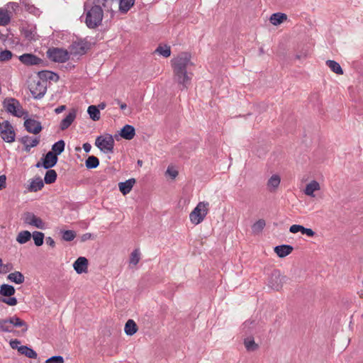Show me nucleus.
I'll list each match as a JSON object with an SVG mask.
<instances>
[{"label":"nucleus","mask_w":363,"mask_h":363,"mask_svg":"<svg viewBox=\"0 0 363 363\" xmlns=\"http://www.w3.org/2000/svg\"><path fill=\"white\" fill-rule=\"evenodd\" d=\"M23 223L26 225L34 226L38 229L45 230V223L32 212H26L22 216Z\"/></svg>","instance_id":"8"},{"label":"nucleus","mask_w":363,"mask_h":363,"mask_svg":"<svg viewBox=\"0 0 363 363\" xmlns=\"http://www.w3.org/2000/svg\"><path fill=\"white\" fill-rule=\"evenodd\" d=\"M43 186V179L40 177H37L30 182L28 189L30 191L36 192L42 189Z\"/></svg>","instance_id":"29"},{"label":"nucleus","mask_w":363,"mask_h":363,"mask_svg":"<svg viewBox=\"0 0 363 363\" xmlns=\"http://www.w3.org/2000/svg\"><path fill=\"white\" fill-rule=\"evenodd\" d=\"M26 37L29 40H34L35 39V35L31 31H26Z\"/></svg>","instance_id":"60"},{"label":"nucleus","mask_w":363,"mask_h":363,"mask_svg":"<svg viewBox=\"0 0 363 363\" xmlns=\"http://www.w3.org/2000/svg\"><path fill=\"white\" fill-rule=\"evenodd\" d=\"M286 279V277L283 276L279 270H274L268 281V286L273 290L279 291Z\"/></svg>","instance_id":"10"},{"label":"nucleus","mask_w":363,"mask_h":363,"mask_svg":"<svg viewBox=\"0 0 363 363\" xmlns=\"http://www.w3.org/2000/svg\"><path fill=\"white\" fill-rule=\"evenodd\" d=\"M103 16L101 7L94 6L86 13L85 23L89 28H95L101 24Z\"/></svg>","instance_id":"3"},{"label":"nucleus","mask_w":363,"mask_h":363,"mask_svg":"<svg viewBox=\"0 0 363 363\" xmlns=\"http://www.w3.org/2000/svg\"><path fill=\"white\" fill-rule=\"evenodd\" d=\"M91 237V233H85L82 236V241H86L89 239H90Z\"/></svg>","instance_id":"61"},{"label":"nucleus","mask_w":363,"mask_h":363,"mask_svg":"<svg viewBox=\"0 0 363 363\" xmlns=\"http://www.w3.org/2000/svg\"><path fill=\"white\" fill-rule=\"evenodd\" d=\"M88 43L84 40L74 42L71 45L72 52L74 55H83L88 50Z\"/></svg>","instance_id":"17"},{"label":"nucleus","mask_w":363,"mask_h":363,"mask_svg":"<svg viewBox=\"0 0 363 363\" xmlns=\"http://www.w3.org/2000/svg\"><path fill=\"white\" fill-rule=\"evenodd\" d=\"M21 328V332L25 333L28 328L27 323L17 317L13 315L9 318L0 319V331L4 333H16L13 328Z\"/></svg>","instance_id":"2"},{"label":"nucleus","mask_w":363,"mask_h":363,"mask_svg":"<svg viewBox=\"0 0 363 363\" xmlns=\"http://www.w3.org/2000/svg\"><path fill=\"white\" fill-rule=\"evenodd\" d=\"M293 250V247L289 245H281L274 247V252L279 257L281 258L285 257L291 254Z\"/></svg>","instance_id":"20"},{"label":"nucleus","mask_w":363,"mask_h":363,"mask_svg":"<svg viewBox=\"0 0 363 363\" xmlns=\"http://www.w3.org/2000/svg\"><path fill=\"white\" fill-rule=\"evenodd\" d=\"M244 345L247 351L253 352L258 349V345L255 342L252 337H248L244 340Z\"/></svg>","instance_id":"33"},{"label":"nucleus","mask_w":363,"mask_h":363,"mask_svg":"<svg viewBox=\"0 0 363 363\" xmlns=\"http://www.w3.org/2000/svg\"><path fill=\"white\" fill-rule=\"evenodd\" d=\"M106 103H104V102H101V103H100V104L97 106V107L99 108V111H100V110H104V109L106 108Z\"/></svg>","instance_id":"63"},{"label":"nucleus","mask_w":363,"mask_h":363,"mask_svg":"<svg viewBox=\"0 0 363 363\" xmlns=\"http://www.w3.org/2000/svg\"><path fill=\"white\" fill-rule=\"evenodd\" d=\"M57 173L54 169H49L46 172L44 181L47 184H50L54 183L57 179Z\"/></svg>","instance_id":"36"},{"label":"nucleus","mask_w":363,"mask_h":363,"mask_svg":"<svg viewBox=\"0 0 363 363\" xmlns=\"http://www.w3.org/2000/svg\"><path fill=\"white\" fill-rule=\"evenodd\" d=\"M208 202H199L189 214L190 221L194 225H199L204 220L208 213Z\"/></svg>","instance_id":"4"},{"label":"nucleus","mask_w":363,"mask_h":363,"mask_svg":"<svg viewBox=\"0 0 363 363\" xmlns=\"http://www.w3.org/2000/svg\"><path fill=\"white\" fill-rule=\"evenodd\" d=\"M134 3L135 0H120L119 10L122 13H126L134 5Z\"/></svg>","instance_id":"34"},{"label":"nucleus","mask_w":363,"mask_h":363,"mask_svg":"<svg viewBox=\"0 0 363 363\" xmlns=\"http://www.w3.org/2000/svg\"><path fill=\"white\" fill-rule=\"evenodd\" d=\"M18 351L21 354H24L28 358L36 359L38 357L35 351L26 345L20 346L19 348H18Z\"/></svg>","instance_id":"26"},{"label":"nucleus","mask_w":363,"mask_h":363,"mask_svg":"<svg viewBox=\"0 0 363 363\" xmlns=\"http://www.w3.org/2000/svg\"><path fill=\"white\" fill-rule=\"evenodd\" d=\"M135 183V179L132 178L123 182L118 184L119 190L123 195H126L131 191L133 185Z\"/></svg>","instance_id":"22"},{"label":"nucleus","mask_w":363,"mask_h":363,"mask_svg":"<svg viewBox=\"0 0 363 363\" xmlns=\"http://www.w3.org/2000/svg\"><path fill=\"white\" fill-rule=\"evenodd\" d=\"M73 267L77 274L87 272L88 260L84 257H79L73 264Z\"/></svg>","instance_id":"15"},{"label":"nucleus","mask_w":363,"mask_h":363,"mask_svg":"<svg viewBox=\"0 0 363 363\" xmlns=\"http://www.w3.org/2000/svg\"><path fill=\"white\" fill-rule=\"evenodd\" d=\"M46 243L52 247H55V245L54 240L51 237L46 238Z\"/></svg>","instance_id":"57"},{"label":"nucleus","mask_w":363,"mask_h":363,"mask_svg":"<svg viewBox=\"0 0 363 363\" xmlns=\"http://www.w3.org/2000/svg\"><path fill=\"white\" fill-rule=\"evenodd\" d=\"M0 301L11 306H16L17 304V299L15 297L9 296L8 298H0Z\"/></svg>","instance_id":"48"},{"label":"nucleus","mask_w":363,"mask_h":363,"mask_svg":"<svg viewBox=\"0 0 363 363\" xmlns=\"http://www.w3.org/2000/svg\"><path fill=\"white\" fill-rule=\"evenodd\" d=\"M48 57L55 62H65L69 58V52L60 48H50L47 51Z\"/></svg>","instance_id":"11"},{"label":"nucleus","mask_w":363,"mask_h":363,"mask_svg":"<svg viewBox=\"0 0 363 363\" xmlns=\"http://www.w3.org/2000/svg\"><path fill=\"white\" fill-rule=\"evenodd\" d=\"M4 107L8 113L18 118L27 115L18 100L13 98L6 99L4 101Z\"/></svg>","instance_id":"6"},{"label":"nucleus","mask_w":363,"mask_h":363,"mask_svg":"<svg viewBox=\"0 0 363 363\" xmlns=\"http://www.w3.org/2000/svg\"><path fill=\"white\" fill-rule=\"evenodd\" d=\"M120 135L125 140H132L135 135V128L131 125H125L121 130Z\"/></svg>","instance_id":"19"},{"label":"nucleus","mask_w":363,"mask_h":363,"mask_svg":"<svg viewBox=\"0 0 363 363\" xmlns=\"http://www.w3.org/2000/svg\"><path fill=\"white\" fill-rule=\"evenodd\" d=\"M24 127L26 130L30 133L38 134L42 130V125L40 121L32 119L26 118L24 121Z\"/></svg>","instance_id":"13"},{"label":"nucleus","mask_w":363,"mask_h":363,"mask_svg":"<svg viewBox=\"0 0 363 363\" xmlns=\"http://www.w3.org/2000/svg\"><path fill=\"white\" fill-rule=\"evenodd\" d=\"M301 227H302V225H297V224L292 225L289 228V231L291 233H296L301 232V230L302 229Z\"/></svg>","instance_id":"51"},{"label":"nucleus","mask_w":363,"mask_h":363,"mask_svg":"<svg viewBox=\"0 0 363 363\" xmlns=\"http://www.w3.org/2000/svg\"><path fill=\"white\" fill-rule=\"evenodd\" d=\"M31 236L32 234L29 231L22 230L18 234L16 241L20 244H25L30 240Z\"/></svg>","instance_id":"31"},{"label":"nucleus","mask_w":363,"mask_h":363,"mask_svg":"<svg viewBox=\"0 0 363 363\" xmlns=\"http://www.w3.org/2000/svg\"><path fill=\"white\" fill-rule=\"evenodd\" d=\"M31 237H33L36 246L39 247L43 244L44 233L42 232L34 231Z\"/></svg>","instance_id":"41"},{"label":"nucleus","mask_w":363,"mask_h":363,"mask_svg":"<svg viewBox=\"0 0 363 363\" xmlns=\"http://www.w3.org/2000/svg\"><path fill=\"white\" fill-rule=\"evenodd\" d=\"M326 65L330 67V69L337 74H342L343 70L340 67V64L334 60H328L326 61Z\"/></svg>","instance_id":"35"},{"label":"nucleus","mask_w":363,"mask_h":363,"mask_svg":"<svg viewBox=\"0 0 363 363\" xmlns=\"http://www.w3.org/2000/svg\"><path fill=\"white\" fill-rule=\"evenodd\" d=\"M36 167L39 168L40 167H43V162H38L37 164H36Z\"/></svg>","instance_id":"64"},{"label":"nucleus","mask_w":363,"mask_h":363,"mask_svg":"<svg viewBox=\"0 0 363 363\" xmlns=\"http://www.w3.org/2000/svg\"><path fill=\"white\" fill-rule=\"evenodd\" d=\"M76 234L74 231L67 230L63 232L62 238L66 241H72L74 239Z\"/></svg>","instance_id":"46"},{"label":"nucleus","mask_w":363,"mask_h":363,"mask_svg":"<svg viewBox=\"0 0 363 363\" xmlns=\"http://www.w3.org/2000/svg\"><path fill=\"white\" fill-rule=\"evenodd\" d=\"M83 149L85 151V152L88 153L90 152L91 149V145L88 143H84Z\"/></svg>","instance_id":"58"},{"label":"nucleus","mask_w":363,"mask_h":363,"mask_svg":"<svg viewBox=\"0 0 363 363\" xmlns=\"http://www.w3.org/2000/svg\"><path fill=\"white\" fill-rule=\"evenodd\" d=\"M12 269V265L11 264H3V267L1 268V271L3 273H6L7 272H9Z\"/></svg>","instance_id":"54"},{"label":"nucleus","mask_w":363,"mask_h":363,"mask_svg":"<svg viewBox=\"0 0 363 363\" xmlns=\"http://www.w3.org/2000/svg\"><path fill=\"white\" fill-rule=\"evenodd\" d=\"M65 108H66V106L65 105H62V106H60L57 108H56L55 110V112L58 114V113H62L63 111H65Z\"/></svg>","instance_id":"59"},{"label":"nucleus","mask_w":363,"mask_h":363,"mask_svg":"<svg viewBox=\"0 0 363 363\" xmlns=\"http://www.w3.org/2000/svg\"><path fill=\"white\" fill-rule=\"evenodd\" d=\"M11 21V16L7 10L0 9V26H6Z\"/></svg>","instance_id":"40"},{"label":"nucleus","mask_w":363,"mask_h":363,"mask_svg":"<svg viewBox=\"0 0 363 363\" xmlns=\"http://www.w3.org/2000/svg\"><path fill=\"white\" fill-rule=\"evenodd\" d=\"M174 80L181 86V89H186L191 84L192 73L189 68L194 65L191 55L189 52H181L171 60Z\"/></svg>","instance_id":"1"},{"label":"nucleus","mask_w":363,"mask_h":363,"mask_svg":"<svg viewBox=\"0 0 363 363\" xmlns=\"http://www.w3.org/2000/svg\"><path fill=\"white\" fill-rule=\"evenodd\" d=\"M114 140L111 135H99L96 138L95 145L104 153H113Z\"/></svg>","instance_id":"5"},{"label":"nucleus","mask_w":363,"mask_h":363,"mask_svg":"<svg viewBox=\"0 0 363 363\" xmlns=\"http://www.w3.org/2000/svg\"><path fill=\"white\" fill-rule=\"evenodd\" d=\"M0 135L6 143H11L15 141L16 133L9 121H4L0 123Z\"/></svg>","instance_id":"7"},{"label":"nucleus","mask_w":363,"mask_h":363,"mask_svg":"<svg viewBox=\"0 0 363 363\" xmlns=\"http://www.w3.org/2000/svg\"><path fill=\"white\" fill-rule=\"evenodd\" d=\"M43 160V167L48 169L50 168L53 167L56 165L58 158L56 156L55 154H54L53 152H48L44 157V158L42 159Z\"/></svg>","instance_id":"14"},{"label":"nucleus","mask_w":363,"mask_h":363,"mask_svg":"<svg viewBox=\"0 0 363 363\" xmlns=\"http://www.w3.org/2000/svg\"><path fill=\"white\" fill-rule=\"evenodd\" d=\"M140 259V252L138 249L134 250L130 256V264L136 265Z\"/></svg>","instance_id":"43"},{"label":"nucleus","mask_w":363,"mask_h":363,"mask_svg":"<svg viewBox=\"0 0 363 363\" xmlns=\"http://www.w3.org/2000/svg\"><path fill=\"white\" fill-rule=\"evenodd\" d=\"M266 225L265 220L264 219H259L255 222L252 226V230L254 234L260 233Z\"/></svg>","instance_id":"39"},{"label":"nucleus","mask_w":363,"mask_h":363,"mask_svg":"<svg viewBox=\"0 0 363 363\" xmlns=\"http://www.w3.org/2000/svg\"><path fill=\"white\" fill-rule=\"evenodd\" d=\"M281 178L278 174H273L267 181V186L269 191H274L279 186Z\"/></svg>","instance_id":"23"},{"label":"nucleus","mask_w":363,"mask_h":363,"mask_svg":"<svg viewBox=\"0 0 363 363\" xmlns=\"http://www.w3.org/2000/svg\"><path fill=\"white\" fill-rule=\"evenodd\" d=\"M116 103L120 106L121 109L124 110L126 108L127 105L125 103L121 102L120 100H116Z\"/></svg>","instance_id":"62"},{"label":"nucleus","mask_w":363,"mask_h":363,"mask_svg":"<svg viewBox=\"0 0 363 363\" xmlns=\"http://www.w3.org/2000/svg\"><path fill=\"white\" fill-rule=\"evenodd\" d=\"M286 19L287 16L285 13H275L271 16L269 21L271 23L273 24L274 26H278Z\"/></svg>","instance_id":"28"},{"label":"nucleus","mask_w":363,"mask_h":363,"mask_svg":"<svg viewBox=\"0 0 363 363\" xmlns=\"http://www.w3.org/2000/svg\"><path fill=\"white\" fill-rule=\"evenodd\" d=\"M65 146V141L60 140L52 145L51 152H53L57 157V155H60L64 151Z\"/></svg>","instance_id":"37"},{"label":"nucleus","mask_w":363,"mask_h":363,"mask_svg":"<svg viewBox=\"0 0 363 363\" xmlns=\"http://www.w3.org/2000/svg\"><path fill=\"white\" fill-rule=\"evenodd\" d=\"M77 116L76 110L72 109L64 119L62 120L60 128L61 130L67 129L74 122Z\"/></svg>","instance_id":"18"},{"label":"nucleus","mask_w":363,"mask_h":363,"mask_svg":"<svg viewBox=\"0 0 363 363\" xmlns=\"http://www.w3.org/2000/svg\"><path fill=\"white\" fill-rule=\"evenodd\" d=\"M12 57V52L10 50H5L0 51V62H6Z\"/></svg>","instance_id":"45"},{"label":"nucleus","mask_w":363,"mask_h":363,"mask_svg":"<svg viewBox=\"0 0 363 363\" xmlns=\"http://www.w3.org/2000/svg\"><path fill=\"white\" fill-rule=\"evenodd\" d=\"M319 189H320L319 183L318 182L313 180L306 185V189L304 190V193L307 196L314 197L315 196L314 191H318Z\"/></svg>","instance_id":"25"},{"label":"nucleus","mask_w":363,"mask_h":363,"mask_svg":"<svg viewBox=\"0 0 363 363\" xmlns=\"http://www.w3.org/2000/svg\"><path fill=\"white\" fill-rule=\"evenodd\" d=\"M138 330V326L135 321L132 319H129L124 328V331L127 335L132 336Z\"/></svg>","instance_id":"27"},{"label":"nucleus","mask_w":363,"mask_h":363,"mask_svg":"<svg viewBox=\"0 0 363 363\" xmlns=\"http://www.w3.org/2000/svg\"><path fill=\"white\" fill-rule=\"evenodd\" d=\"M99 165V160L95 156H89L85 161L87 169H95Z\"/></svg>","instance_id":"38"},{"label":"nucleus","mask_w":363,"mask_h":363,"mask_svg":"<svg viewBox=\"0 0 363 363\" xmlns=\"http://www.w3.org/2000/svg\"><path fill=\"white\" fill-rule=\"evenodd\" d=\"M20 3L29 13L36 14V13L38 12L37 8H35L33 5L30 4L28 0H20Z\"/></svg>","instance_id":"44"},{"label":"nucleus","mask_w":363,"mask_h":363,"mask_svg":"<svg viewBox=\"0 0 363 363\" xmlns=\"http://www.w3.org/2000/svg\"><path fill=\"white\" fill-rule=\"evenodd\" d=\"M6 177L3 174L0 176V190L6 188Z\"/></svg>","instance_id":"52"},{"label":"nucleus","mask_w":363,"mask_h":363,"mask_svg":"<svg viewBox=\"0 0 363 363\" xmlns=\"http://www.w3.org/2000/svg\"><path fill=\"white\" fill-rule=\"evenodd\" d=\"M113 2V0H104L103 6L108 9V8L111 6Z\"/></svg>","instance_id":"56"},{"label":"nucleus","mask_w":363,"mask_h":363,"mask_svg":"<svg viewBox=\"0 0 363 363\" xmlns=\"http://www.w3.org/2000/svg\"><path fill=\"white\" fill-rule=\"evenodd\" d=\"M19 60L24 65H40L43 64V60L36 55L31 53H26L19 56Z\"/></svg>","instance_id":"12"},{"label":"nucleus","mask_w":363,"mask_h":363,"mask_svg":"<svg viewBox=\"0 0 363 363\" xmlns=\"http://www.w3.org/2000/svg\"><path fill=\"white\" fill-rule=\"evenodd\" d=\"M15 289L13 286L9 284H2L0 287V295L4 296H11L15 294Z\"/></svg>","instance_id":"32"},{"label":"nucleus","mask_w":363,"mask_h":363,"mask_svg":"<svg viewBox=\"0 0 363 363\" xmlns=\"http://www.w3.org/2000/svg\"><path fill=\"white\" fill-rule=\"evenodd\" d=\"M21 343V342L17 340V339H15V340H11L9 342L10 344V346L12 349H17L19 348L20 346H18V345Z\"/></svg>","instance_id":"53"},{"label":"nucleus","mask_w":363,"mask_h":363,"mask_svg":"<svg viewBox=\"0 0 363 363\" xmlns=\"http://www.w3.org/2000/svg\"><path fill=\"white\" fill-rule=\"evenodd\" d=\"M30 91L35 99H41L44 96L47 91V84L45 81L40 79L33 80L30 84Z\"/></svg>","instance_id":"9"},{"label":"nucleus","mask_w":363,"mask_h":363,"mask_svg":"<svg viewBox=\"0 0 363 363\" xmlns=\"http://www.w3.org/2000/svg\"><path fill=\"white\" fill-rule=\"evenodd\" d=\"M20 141L24 145V150L28 152L32 147H34L39 144L40 139L38 138H32L31 137L26 135L22 137L20 139Z\"/></svg>","instance_id":"16"},{"label":"nucleus","mask_w":363,"mask_h":363,"mask_svg":"<svg viewBox=\"0 0 363 363\" xmlns=\"http://www.w3.org/2000/svg\"><path fill=\"white\" fill-rule=\"evenodd\" d=\"M7 279L16 284H21L25 281V277L21 272L16 271L14 272L10 273L7 276Z\"/></svg>","instance_id":"24"},{"label":"nucleus","mask_w":363,"mask_h":363,"mask_svg":"<svg viewBox=\"0 0 363 363\" xmlns=\"http://www.w3.org/2000/svg\"><path fill=\"white\" fill-rule=\"evenodd\" d=\"M87 113L89 117L94 121H97L100 119L101 115L99 108L94 105H91L88 107Z\"/></svg>","instance_id":"30"},{"label":"nucleus","mask_w":363,"mask_h":363,"mask_svg":"<svg viewBox=\"0 0 363 363\" xmlns=\"http://www.w3.org/2000/svg\"><path fill=\"white\" fill-rule=\"evenodd\" d=\"M38 77L41 81H45L46 84L48 80L57 82L59 79V76L57 74L48 70L39 72Z\"/></svg>","instance_id":"21"},{"label":"nucleus","mask_w":363,"mask_h":363,"mask_svg":"<svg viewBox=\"0 0 363 363\" xmlns=\"http://www.w3.org/2000/svg\"><path fill=\"white\" fill-rule=\"evenodd\" d=\"M155 52L158 53L164 57H168L171 55V49L170 47L168 45H160L155 50Z\"/></svg>","instance_id":"42"},{"label":"nucleus","mask_w":363,"mask_h":363,"mask_svg":"<svg viewBox=\"0 0 363 363\" xmlns=\"http://www.w3.org/2000/svg\"><path fill=\"white\" fill-rule=\"evenodd\" d=\"M301 233L303 235H306L308 237H313L315 233L311 228H306L302 225Z\"/></svg>","instance_id":"50"},{"label":"nucleus","mask_w":363,"mask_h":363,"mask_svg":"<svg viewBox=\"0 0 363 363\" xmlns=\"http://www.w3.org/2000/svg\"><path fill=\"white\" fill-rule=\"evenodd\" d=\"M167 173H168L172 178H175L178 174L177 171L172 169L170 168L167 169Z\"/></svg>","instance_id":"55"},{"label":"nucleus","mask_w":363,"mask_h":363,"mask_svg":"<svg viewBox=\"0 0 363 363\" xmlns=\"http://www.w3.org/2000/svg\"><path fill=\"white\" fill-rule=\"evenodd\" d=\"M255 320H246L242 325V330L246 333L251 332L255 328Z\"/></svg>","instance_id":"47"},{"label":"nucleus","mask_w":363,"mask_h":363,"mask_svg":"<svg viewBox=\"0 0 363 363\" xmlns=\"http://www.w3.org/2000/svg\"><path fill=\"white\" fill-rule=\"evenodd\" d=\"M64 359L62 356H53L45 361V363H63Z\"/></svg>","instance_id":"49"}]
</instances>
